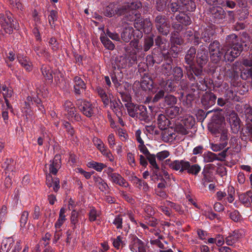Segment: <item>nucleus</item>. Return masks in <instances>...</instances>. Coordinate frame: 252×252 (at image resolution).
Returning a JSON list of instances; mask_svg holds the SVG:
<instances>
[{
    "label": "nucleus",
    "instance_id": "obj_39",
    "mask_svg": "<svg viewBox=\"0 0 252 252\" xmlns=\"http://www.w3.org/2000/svg\"><path fill=\"white\" fill-rule=\"evenodd\" d=\"M189 167H188L187 170L188 172L190 174H192L194 175L197 174L201 170V167L198 164H194L192 165H190V163L189 162Z\"/></svg>",
    "mask_w": 252,
    "mask_h": 252
},
{
    "label": "nucleus",
    "instance_id": "obj_40",
    "mask_svg": "<svg viewBox=\"0 0 252 252\" xmlns=\"http://www.w3.org/2000/svg\"><path fill=\"white\" fill-rule=\"evenodd\" d=\"M100 212L99 211H97L94 208H91L90 211L89 212V220L91 221H94V220H97V218L99 217Z\"/></svg>",
    "mask_w": 252,
    "mask_h": 252
},
{
    "label": "nucleus",
    "instance_id": "obj_20",
    "mask_svg": "<svg viewBox=\"0 0 252 252\" xmlns=\"http://www.w3.org/2000/svg\"><path fill=\"white\" fill-rule=\"evenodd\" d=\"M126 239L122 235H119L113 239V246L117 250L122 249L126 246Z\"/></svg>",
    "mask_w": 252,
    "mask_h": 252
},
{
    "label": "nucleus",
    "instance_id": "obj_16",
    "mask_svg": "<svg viewBox=\"0 0 252 252\" xmlns=\"http://www.w3.org/2000/svg\"><path fill=\"white\" fill-rule=\"evenodd\" d=\"M93 180L95 185L101 191H107L108 186L101 178L99 176H94Z\"/></svg>",
    "mask_w": 252,
    "mask_h": 252
},
{
    "label": "nucleus",
    "instance_id": "obj_59",
    "mask_svg": "<svg viewBox=\"0 0 252 252\" xmlns=\"http://www.w3.org/2000/svg\"><path fill=\"white\" fill-rule=\"evenodd\" d=\"M163 89L164 90V91H169L171 92L173 90L174 87L173 86L172 82L168 81L166 82V85L165 86L164 83H161Z\"/></svg>",
    "mask_w": 252,
    "mask_h": 252
},
{
    "label": "nucleus",
    "instance_id": "obj_36",
    "mask_svg": "<svg viewBox=\"0 0 252 252\" xmlns=\"http://www.w3.org/2000/svg\"><path fill=\"white\" fill-rule=\"evenodd\" d=\"M100 40L106 48L110 50H112L114 49V44L106 37L101 36Z\"/></svg>",
    "mask_w": 252,
    "mask_h": 252
},
{
    "label": "nucleus",
    "instance_id": "obj_33",
    "mask_svg": "<svg viewBox=\"0 0 252 252\" xmlns=\"http://www.w3.org/2000/svg\"><path fill=\"white\" fill-rule=\"evenodd\" d=\"M180 109L178 106H172L167 110L168 116L171 118H174L180 113Z\"/></svg>",
    "mask_w": 252,
    "mask_h": 252
},
{
    "label": "nucleus",
    "instance_id": "obj_3",
    "mask_svg": "<svg viewBox=\"0 0 252 252\" xmlns=\"http://www.w3.org/2000/svg\"><path fill=\"white\" fill-rule=\"evenodd\" d=\"M76 105L82 113L87 117H91L94 114V106L84 99H78L76 101Z\"/></svg>",
    "mask_w": 252,
    "mask_h": 252
},
{
    "label": "nucleus",
    "instance_id": "obj_64",
    "mask_svg": "<svg viewBox=\"0 0 252 252\" xmlns=\"http://www.w3.org/2000/svg\"><path fill=\"white\" fill-rule=\"evenodd\" d=\"M150 243L152 245H156L159 247L160 249H163L164 248V245L160 241L159 239H154V240H150Z\"/></svg>",
    "mask_w": 252,
    "mask_h": 252
},
{
    "label": "nucleus",
    "instance_id": "obj_55",
    "mask_svg": "<svg viewBox=\"0 0 252 252\" xmlns=\"http://www.w3.org/2000/svg\"><path fill=\"white\" fill-rule=\"evenodd\" d=\"M216 244L218 247L222 246L224 243L223 237L220 234H218L215 237Z\"/></svg>",
    "mask_w": 252,
    "mask_h": 252
},
{
    "label": "nucleus",
    "instance_id": "obj_48",
    "mask_svg": "<svg viewBox=\"0 0 252 252\" xmlns=\"http://www.w3.org/2000/svg\"><path fill=\"white\" fill-rule=\"evenodd\" d=\"M93 142L94 144L96 146L99 151H100L103 148H104V147L106 146L103 143V141L97 137H94L93 139Z\"/></svg>",
    "mask_w": 252,
    "mask_h": 252
},
{
    "label": "nucleus",
    "instance_id": "obj_30",
    "mask_svg": "<svg viewBox=\"0 0 252 252\" xmlns=\"http://www.w3.org/2000/svg\"><path fill=\"white\" fill-rule=\"evenodd\" d=\"M203 158L204 162H212L216 160V154L208 151L203 154Z\"/></svg>",
    "mask_w": 252,
    "mask_h": 252
},
{
    "label": "nucleus",
    "instance_id": "obj_18",
    "mask_svg": "<svg viewBox=\"0 0 252 252\" xmlns=\"http://www.w3.org/2000/svg\"><path fill=\"white\" fill-rule=\"evenodd\" d=\"M160 88L154 87L151 91L156 94L154 96L153 101L154 102H158L159 99L162 98L164 95V90L162 88L161 84H159Z\"/></svg>",
    "mask_w": 252,
    "mask_h": 252
},
{
    "label": "nucleus",
    "instance_id": "obj_1",
    "mask_svg": "<svg viewBox=\"0 0 252 252\" xmlns=\"http://www.w3.org/2000/svg\"><path fill=\"white\" fill-rule=\"evenodd\" d=\"M20 241L14 240L12 237L4 238L1 244L0 252H20L22 250ZM29 247L25 246L22 252H28Z\"/></svg>",
    "mask_w": 252,
    "mask_h": 252
},
{
    "label": "nucleus",
    "instance_id": "obj_5",
    "mask_svg": "<svg viewBox=\"0 0 252 252\" xmlns=\"http://www.w3.org/2000/svg\"><path fill=\"white\" fill-rule=\"evenodd\" d=\"M226 120L230 126L231 129L233 133H237L240 127V120L234 111L227 113L226 115Z\"/></svg>",
    "mask_w": 252,
    "mask_h": 252
},
{
    "label": "nucleus",
    "instance_id": "obj_4",
    "mask_svg": "<svg viewBox=\"0 0 252 252\" xmlns=\"http://www.w3.org/2000/svg\"><path fill=\"white\" fill-rule=\"evenodd\" d=\"M210 58L214 62V63H217L220 61L222 52V47L218 41H214L210 44L209 47Z\"/></svg>",
    "mask_w": 252,
    "mask_h": 252
},
{
    "label": "nucleus",
    "instance_id": "obj_42",
    "mask_svg": "<svg viewBox=\"0 0 252 252\" xmlns=\"http://www.w3.org/2000/svg\"><path fill=\"white\" fill-rule=\"evenodd\" d=\"M165 103L169 106H173L176 104L177 98L173 95H166L164 98Z\"/></svg>",
    "mask_w": 252,
    "mask_h": 252
},
{
    "label": "nucleus",
    "instance_id": "obj_61",
    "mask_svg": "<svg viewBox=\"0 0 252 252\" xmlns=\"http://www.w3.org/2000/svg\"><path fill=\"white\" fill-rule=\"evenodd\" d=\"M138 148L140 151L141 153H142L144 155H145L146 156H147L148 155L150 154L148 149L144 145V143L142 144H139Z\"/></svg>",
    "mask_w": 252,
    "mask_h": 252
},
{
    "label": "nucleus",
    "instance_id": "obj_28",
    "mask_svg": "<svg viewBox=\"0 0 252 252\" xmlns=\"http://www.w3.org/2000/svg\"><path fill=\"white\" fill-rule=\"evenodd\" d=\"M9 4L12 8L19 13H21L24 7L20 0H9Z\"/></svg>",
    "mask_w": 252,
    "mask_h": 252
},
{
    "label": "nucleus",
    "instance_id": "obj_52",
    "mask_svg": "<svg viewBox=\"0 0 252 252\" xmlns=\"http://www.w3.org/2000/svg\"><path fill=\"white\" fill-rule=\"evenodd\" d=\"M189 129L182 124L178 125L176 127V131L182 135H186L189 133Z\"/></svg>",
    "mask_w": 252,
    "mask_h": 252
},
{
    "label": "nucleus",
    "instance_id": "obj_46",
    "mask_svg": "<svg viewBox=\"0 0 252 252\" xmlns=\"http://www.w3.org/2000/svg\"><path fill=\"white\" fill-rule=\"evenodd\" d=\"M112 223L117 229L122 228L123 219L120 216H117L113 220Z\"/></svg>",
    "mask_w": 252,
    "mask_h": 252
},
{
    "label": "nucleus",
    "instance_id": "obj_13",
    "mask_svg": "<svg viewBox=\"0 0 252 252\" xmlns=\"http://www.w3.org/2000/svg\"><path fill=\"white\" fill-rule=\"evenodd\" d=\"M108 179L113 184L118 185L120 186L125 188L128 187V184L127 182L119 173H114V174Z\"/></svg>",
    "mask_w": 252,
    "mask_h": 252
},
{
    "label": "nucleus",
    "instance_id": "obj_34",
    "mask_svg": "<svg viewBox=\"0 0 252 252\" xmlns=\"http://www.w3.org/2000/svg\"><path fill=\"white\" fill-rule=\"evenodd\" d=\"M110 107L113 109L114 112L115 113H119L120 110H121V107H122V103L120 102V100L115 99L112 100H111L110 102Z\"/></svg>",
    "mask_w": 252,
    "mask_h": 252
},
{
    "label": "nucleus",
    "instance_id": "obj_25",
    "mask_svg": "<svg viewBox=\"0 0 252 252\" xmlns=\"http://www.w3.org/2000/svg\"><path fill=\"white\" fill-rule=\"evenodd\" d=\"M137 117H135V119H138L140 120H145L147 117V112L146 106L143 105H140L137 108Z\"/></svg>",
    "mask_w": 252,
    "mask_h": 252
},
{
    "label": "nucleus",
    "instance_id": "obj_12",
    "mask_svg": "<svg viewBox=\"0 0 252 252\" xmlns=\"http://www.w3.org/2000/svg\"><path fill=\"white\" fill-rule=\"evenodd\" d=\"M173 208L176 211H178L179 206H177L174 203L170 201L164 202L162 205L159 207V210L167 216L169 217L171 214V209Z\"/></svg>",
    "mask_w": 252,
    "mask_h": 252
},
{
    "label": "nucleus",
    "instance_id": "obj_8",
    "mask_svg": "<svg viewBox=\"0 0 252 252\" xmlns=\"http://www.w3.org/2000/svg\"><path fill=\"white\" fill-rule=\"evenodd\" d=\"M153 81L152 79L147 74H144L142 77L141 82L136 81L133 84V88L139 87V86L143 90H152L154 88Z\"/></svg>",
    "mask_w": 252,
    "mask_h": 252
},
{
    "label": "nucleus",
    "instance_id": "obj_21",
    "mask_svg": "<svg viewBox=\"0 0 252 252\" xmlns=\"http://www.w3.org/2000/svg\"><path fill=\"white\" fill-rule=\"evenodd\" d=\"M125 106L127 108V111L129 116L133 118H135V117H137L136 114H137V108L139 105H135L131 102H127V103H125Z\"/></svg>",
    "mask_w": 252,
    "mask_h": 252
},
{
    "label": "nucleus",
    "instance_id": "obj_56",
    "mask_svg": "<svg viewBox=\"0 0 252 252\" xmlns=\"http://www.w3.org/2000/svg\"><path fill=\"white\" fill-rule=\"evenodd\" d=\"M169 156V153L167 151H163L157 153V158L158 159L161 160L167 158Z\"/></svg>",
    "mask_w": 252,
    "mask_h": 252
},
{
    "label": "nucleus",
    "instance_id": "obj_15",
    "mask_svg": "<svg viewBox=\"0 0 252 252\" xmlns=\"http://www.w3.org/2000/svg\"><path fill=\"white\" fill-rule=\"evenodd\" d=\"M46 184L49 187H52L55 191H57L60 188V181L59 178L53 177L51 174L46 175Z\"/></svg>",
    "mask_w": 252,
    "mask_h": 252
},
{
    "label": "nucleus",
    "instance_id": "obj_7",
    "mask_svg": "<svg viewBox=\"0 0 252 252\" xmlns=\"http://www.w3.org/2000/svg\"><path fill=\"white\" fill-rule=\"evenodd\" d=\"M242 46L240 44H233L232 46L226 52L224 58L228 62H233L242 51Z\"/></svg>",
    "mask_w": 252,
    "mask_h": 252
},
{
    "label": "nucleus",
    "instance_id": "obj_10",
    "mask_svg": "<svg viewBox=\"0 0 252 252\" xmlns=\"http://www.w3.org/2000/svg\"><path fill=\"white\" fill-rule=\"evenodd\" d=\"M244 235L245 232L243 230H235L225 238V243L228 246H233Z\"/></svg>",
    "mask_w": 252,
    "mask_h": 252
},
{
    "label": "nucleus",
    "instance_id": "obj_41",
    "mask_svg": "<svg viewBox=\"0 0 252 252\" xmlns=\"http://www.w3.org/2000/svg\"><path fill=\"white\" fill-rule=\"evenodd\" d=\"M194 120L192 117L189 116L182 121V125L187 128L190 129L194 124Z\"/></svg>",
    "mask_w": 252,
    "mask_h": 252
},
{
    "label": "nucleus",
    "instance_id": "obj_60",
    "mask_svg": "<svg viewBox=\"0 0 252 252\" xmlns=\"http://www.w3.org/2000/svg\"><path fill=\"white\" fill-rule=\"evenodd\" d=\"M246 118L248 122H252V108H248L245 111Z\"/></svg>",
    "mask_w": 252,
    "mask_h": 252
},
{
    "label": "nucleus",
    "instance_id": "obj_35",
    "mask_svg": "<svg viewBox=\"0 0 252 252\" xmlns=\"http://www.w3.org/2000/svg\"><path fill=\"white\" fill-rule=\"evenodd\" d=\"M0 93H2L4 97H10L12 95L13 91L5 85H0Z\"/></svg>",
    "mask_w": 252,
    "mask_h": 252
},
{
    "label": "nucleus",
    "instance_id": "obj_51",
    "mask_svg": "<svg viewBox=\"0 0 252 252\" xmlns=\"http://www.w3.org/2000/svg\"><path fill=\"white\" fill-rule=\"evenodd\" d=\"M107 141L109 147L113 149L116 145L115 138L114 134L110 133L107 137Z\"/></svg>",
    "mask_w": 252,
    "mask_h": 252
},
{
    "label": "nucleus",
    "instance_id": "obj_53",
    "mask_svg": "<svg viewBox=\"0 0 252 252\" xmlns=\"http://www.w3.org/2000/svg\"><path fill=\"white\" fill-rule=\"evenodd\" d=\"M154 40L153 38L151 37H148L145 39L144 45V50L145 51H148L151 47L153 45Z\"/></svg>",
    "mask_w": 252,
    "mask_h": 252
},
{
    "label": "nucleus",
    "instance_id": "obj_19",
    "mask_svg": "<svg viewBox=\"0 0 252 252\" xmlns=\"http://www.w3.org/2000/svg\"><path fill=\"white\" fill-rule=\"evenodd\" d=\"M74 81V90L77 94H80L85 88V84L81 78L78 76L75 77Z\"/></svg>",
    "mask_w": 252,
    "mask_h": 252
},
{
    "label": "nucleus",
    "instance_id": "obj_37",
    "mask_svg": "<svg viewBox=\"0 0 252 252\" xmlns=\"http://www.w3.org/2000/svg\"><path fill=\"white\" fill-rule=\"evenodd\" d=\"M29 214L27 212L24 211L21 215L20 219V225L23 228H25L29 229L30 226V223L26 226Z\"/></svg>",
    "mask_w": 252,
    "mask_h": 252
},
{
    "label": "nucleus",
    "instance_id": "obj_24",
    "mask_svg": "<svg viewBox=\"0 0 252 252\" xmlns=\"http://www.w3.org/2000/svg\"><path fill=\"white\" fill-rule=\"evenodd\" d=\"M82 219V217L79 212L74 210L72 211L70 216V221L73 225V228H76L77 226L79 224V220H81Z\"/></svg>",
    "mask_w": 252,
    "mask_h": 252
},
{
    "label": "nucleus",
    "instance_id": "obj_9",
    "mask_svg": "<svg viewBox=\"0 0 252 252\" xmlns=\"http://www.w3.org/2000/svg\"><path fill=\"white\" fill-rule=\"evenodd\" d=\"M65 110L67 112V117L72 121H79L81 116L77 113L73 103L70 101H66L64 104Z\"/></svg>",
    "mask_w": 252,
    "mask_h": 252
},
{
    "label": "nucleus",
    "instance_id": "obj_54",
    "mask_svg": "<svg viewBox=\"0 0 252 252\" xmlns=\"http://www.w3.org/2000/svg\"><path fill=\"white\" fill-rule=\"evenodd\" d=\"M117 134L122 141H126L128 137V135L126 131L122 128L117 129Z\"/></svg>",
    "mask_w": 252,
    "mask_h": 252
},
{
    "label": "nucleus",
    "instance_id": "obj_50",
    "mask_svg": "<svg viewBox=\"0 0 252 252\" xmlns=\"http://www.w3.org/2000/svg\"><path fill=\"white\" fill-rule=\"evenodd\" d=\"M176 18L180 23L185 25H188L190 24L191 21L190 18L188 16L185 15L184 14L182 16H178L176 17Z\"/></svg>",
    "mask_w": 252,
    "mask_h": 252
},
{
    "label": "nucleus",
    "instance_id": "obj_29",
    "mask_svg": "<svg viewBox=\"0 0 252 252\" xmlns=\"http://www.w3.org/2000/svg\"><path fill=\"white\" fill-rule=\"evenodd\" d=\"M167 73V75H170V73L168 74L167 72H165ZM171 74L173 75L174 80H179L181 79L183 76V72L180 67H174L172 70H171Z\"/></svg>",
    "mask_w": 252,
    "mask_h": 252
},
{
    "label": "nucleus",
    "instance_id": "obj_27",
    "mask_svg": "<svg viewBox=\"0 0 252 252\" xmlns=\"http://www.w3.org/2000/svg\"><path fill=\"white\" fill-rule=\"evenodd\" d=\"M133 32L132 28L130 27L126 28L122 33L121 36L122 39L126 42H128L131 38Z\"/></svg>",
    "mask_w": 252,
    "mask_h": 252
},
{
    "label": "nucleus",
    "instance_id": "obj_58",
    "mask_svg": "<svg viewBox=\"0 0 252 252\" xmlns=\"http://www.w3.org/2000/svg\"><path fill=\"white\" fill-rule=\"evenodd\" d=\"M225 146H226V143L220 145L212 144L211 146V148L212 150L214 152H218L222 149Z\"/></svg>",
    "mask_w": 252,
    "mask_h": 252
},
{
    "label": "nucleus",
    "instance_id": "obj_6",
    "mask_svg": "<svg viewBox=\"0 0 252 252\" xmlns=\"http://www.w3.org/2000/svg\"><path fill=\"white\" fill-rule=\"evenodd\" d=\"M165 162L166 165L170 168L181 172H183L187 169L189 166V162L184 160H175L171 161L169 159H167Z\"/></svg>",
    "mask_w": 252,
    "mask_h": 252
},
{
    "label": "nucleus",
    "instance_id": "obj_44",
    "mask_svg": "<svg viewBox=\"0 0 252 252\" xmlns=\"http://www.w3.org/2000/svg\"><path fill=\"white\" fill-rule=\"evenodd\" d=\"M141 6V4L140 2H132L130 4H127L125 6V9L126 10L129 11L130 10H133L134 9L139 8Z\"/></svg>",
    "mask_w": 252,
    "mask_h": 252
},
{
    "label": "nucleus",
    "instance_id": "obj_26",
    "mask_svg": "<svg viewBox=\"0 0 252 252\" xmlns=\"http://www.w3.org/2000/svg\"><path fill=\"white\" fill-rule=\"evenodd\" d=\"M89 168H93L97 172H101L106 167V165L101 162H97L94 161H91L87 164Z\"/></svg>",
    "mask_w": 252,
    "mask_h": 252
},
{
    "label": "nucleus",
    "instance_id": "obj_32",
    "mask_svg": "<svg viewBox=\"0 0 252 252\" xmlns=\"http://www.w3.org/2000/svg\"><path fill=\"white\" fill-rule=\"evenodd\" d=\"M196 50L194 48H190L188 51L186 56L185 60L187 63L192 62L195 57Z\"/></svg>",
    "mask_w": 252,
    "mask_h": 252
},
{
    "label": "nucleus",
    "instance_id": "obj_38",
    "mask_svg": "<svg viewBox=\"0 0 252 252\" xmlns=\"http://www.w3.org/2000/svg\"><path fill=\"white\" fill-rule=\"evenodd\" d=\"M147 158L153 168L155 170V172H156L159 169V167L156 162V156L154 155L149 154L147 156Z\"/></svg>",
    "mask_w": 252,
    "mask_h": 252
},
{
    "label": "nucleus",
    "instance_id": "obj_2",
    "mask_svg": "<svg viewBox=\"0 0 252 252\" xmlns=\"http://www.w3.org/2000/svg\"><path fill=\"white\" fill-rule=\"evenodd\" d=\"M0 25L1 29L7 33L10 34L13 29L18 28V24L13 19L10 13L6 14H0Z\"/></svg>",
    "mask_w": 252,
    "mask_h": 252
},
{
    "label": "nucleus",
    "instance_id": "obj_49",
    "mask_svg": "<svg viewBox=\"0 0 252 252\" xmlns=\"http://www.w3.org/2000/svg\"><path fill=\"white\" fill-rule=\"evenodd\" d=\"M212 12L215 18L222 19L223 17L224 11L220 7H218L216 9H213Z\"/></svg>",
    "mask_w": 252,
    "mask_h": 252
},
{
    "label": "nucleus",
    "instance_id": "obj_63",
    "mask_svg": "<svg viewBox=\"0 0 252 252\" xmlns=\"http://www.w3.org/2000/svg\"><path fill=\"white\" fill-rule=\"evenodd\" d=\"M106 34L108 36H109L112 40L118 41L120 40V37L119 35L116 32H112L109 31H107L106 32Z\"/></svg>",
    "mask_w": 252,
    "mask_h": 252
},
{
    "label": "nucleus",
    "instance_id": "obj_17",
    "mask_svg": "<svg viewBox=\"0 0 252 252\" xmlns=\"http://www.w3.org/2000/svg\"><path fill=\"white\" fill-rule=\"evenodd\" d=\"M65 213L66 209L63 207L62 208L60 211L59 217L55 224L57 229H60L66 220Z\"/></svg>",
    "mask_w": 252,
    "mask_h": 252
},
{
    "label": "nucleus",
    "instance_id": "obj_47",
    "mask_svg": "<svg viewBox=\"0 0 252 252\" xmlns=\"http://www.w3.org/2000/svg\"><path fill=\"white\" fill-rule=\"evenodd\" d=\"M146 223L150 226L155 227L158 224V220L152 216H147L145 218Z\"/></svg>",
    "mask_w": 252,
    "mask_h": 252
},
{
    "label": "nucleus",
    "instance_id": "obj_11",
    "mask_svg": "<svg viewBox=\"0 0 252 252\" xmlns=\"http://www.w3.org/2000/svg\"><path fill=\"white\" fill-rule=\"evenodd\" d=\"M61 167V157L60 155H56L53 160L50 161L49 165L50 174L56 175L59 169Z\"/></svg>",
    "mask_w": 252,
    "mask_h": 252
},
{
    "label": "nucleus",
    "instance_id": "obj_57",
    "mask_svg": "<svg viewBox=\"0 0 252 252\" xmlns=\"http://www.w3.org/2000/svg\"><path fill=\"white\" fill-rule=\"evenodd\" d=\"M239 198L240 200L246 205L250 203V199L248 197L247 192L245 193L241 194L239 196Z\"/></svg>",
    "mask_w": 252,
    "mask_h": 252
},
{
    "label": "nucleus",
    "instance_id": "obj_45",
    "mask_svg": "<svg viewBox=\"0 0 252 252\" xmlns=\"http://www.w3.org/2000/svg\"><path fill=\"white\" fill-rule=\"evenodd\" d=\"M49 22L51 26L54 24L58 19V12L55 10H51L48 17Z\"/></svg>",
    "mask_w": 252,
    "mask_h": 252
},
{
    "label": "nucleus",
    "instance_id": "obj_14",
    "mask_svg": "<svg viewBox=\"0 0 252 252\" xmlns=\"http://www.w3.org/2000/svg\"><path fill=\"white\" fill-rule=\"evenodd\" d=\"M130 249L133 252H146L144 243L137 238H134L133 243Z\"/></svg>",
    "mask_w": 252,
    "mask_h": 252
},
{
    "label": "nucleus",
    "instance_id": "obj_31",
    "mask_svg": "<svg viewBox=\"0 0 252 252\" xmlns=\"http://www.w3.org/2000/svg\"><path fill=\"white\" fill-rule=\"evenodd\" d=\"M42 74L47 79H51L53 78V72L46 64H43L41 67Z\"/></svg>",
    "mask_w": 252,
    "mask_h": 252
},
{
    "label": "nucleus",
    "instance_id": "obj_43",
    "mask_svg": "<svg viewBox=\"0 0 252 252\" xmlns=\"http://www.w3.org/2000/svg\"><path fill=\"white\" fill-rule=\"evenodd\" d=\"M126 160L128 163V164L131 167H133L136 166L135 156L134 154L131 152L127 153L126 156Z\"/></svg>",
    "mask_w": 252,
    "mask_h": 252
},
{
    "label": "nucleus",
    "instance_id": "obj_23",
    "mask_svg": "<svg viewBox=\"0 0 252 252\" xmlns=\"http://www.w3.org/2000/svg\"><path fill=\"white\" fill-rule=\"evenodd\" d=\"M97 91L98 95L101 97L103 104L105 106L108 105V104L110 103L111 100L112 99V95L110 94H109V95L107 94L103 90V89H102L101 88H98L97 89Z\"/></svg>",
    "mask_w": 252,
    "mask_h": 252
},
{
    "label": "nucleus",
    "instance_id": "obj_62",
    "mask_svg": "<svg viewBox=\"0 0 252 252\" xmlns=\"http://www.w3.org/2000/svg\"><path fill=\"white\" fill-rule=\"evenodd\" d=\"M203 152V147L201 145L194 147L192 150V154L194 155H200Z\"/></svg>",
    "mask_w": 252,
    "mask_h": 252
},
{
    "label": "nucleus",
    "instance_id": "obj_22",
    "mask_svg": "<svg viewBox=\"0 0 252 252\" xmlns=\"http://www.w3.org/2000/svg\"><path fill=\"white\" fill-rule=\"evenodd\" d=\"M157 121L158 127L162 130L166 129L169 124V120L163 114L158 115Z\"/></svg>",
    "mask_w": 252,
    "mask_h": 252
}]
</instances>
